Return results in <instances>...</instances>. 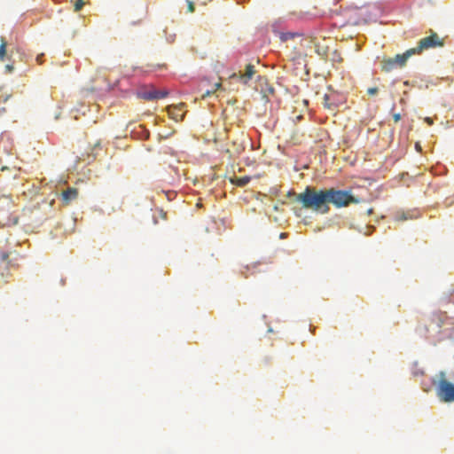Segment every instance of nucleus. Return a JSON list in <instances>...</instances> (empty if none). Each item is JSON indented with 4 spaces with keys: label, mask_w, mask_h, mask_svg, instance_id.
I'll list each match as a JSON object with an SVG mask.
<instances>
[{
    "label": "nucleus",
    "mask_w": 454,
    "mask_h": 454,
    "mask_svg": "<svg viewBox=\"0 0 454 454\" xmlns=\"http://www.w3.org/2000/svg\"><path fill=\"white\" fill-rule=\"evenodd\" d=\"M425 121L428 124V125H432L433 124V120L430 118V117H427L425 119Z\"/></svg>",
    "instance_id": "obj_18"
},
{
    "label": "nucleus",
    "mask_w": 454,
    "mask_h": 454,
    "mask_svg": "<svg viewBox=\"0 0 454 454\" xmlns=\"http://www.w3.org/2000/svg\"><path fill=\"white\" fill-rule=\"evenodd\" d=\"M168 95V91L166 90H160L156 89H151L149 90L143 91L139 94V97L145 100H155L164 98Z\"/></svg>",
    "instance_id": "obj_7"
},
{
    "label": "nucleus",
    "mask_w": 454,
    "mask_h": 454,
    "mask_svg": "<svg viewBox=\"0 0 454 454\" xmlns=\"http://www.w3.org/2000/svg\"><path fill=\"white\" fill-rule=\"evenodd\" d=\"M296 201L300 202L304 208L321 214H326L330 210L326 190H317L308 186L303 192L296 195Z\"/></svg>",
    "instance_id": "obj_1"
},
{
    "label": "nucleus",
    "mask_w": 454,
    "mask_h": 454,
    "mask_svg": "<svg viewBox=\"0 0 454 454\" xmlns=\"http://www.w3.org/2000/svg\"><path fill=\"white\" fill-rule=\"evenodd\" d=\"M84 4V2L82 0H78L75 4H74V11L75 12H78L80 11L82 6Z\"/></svg>",
    "instance_id": "obj_13"
},
{
    "label": "nucleus",
    "mask_w": 454,
    "mask_h": 454,
    "mask_svg": "<svg viewBox=\"0 0 454 454\" xmlns=\"http://www.w3.org/2000/svg\"><path fill=\"white\" fill-rule=\"evenodd\" d=\"M443 44V39L440 38L436 33H432L429 36L422 38L419 42L418 46L412 49L415 50V54H419L425 50L441 47Z\"/></svg>",
    "instance_id": "obj_4"
},
{
    "label": "nucleus",
    "mask_w": 454,
    "mask_h": 454,
    "mask_svg": "<svg viewBox=\"0 0 454 454\" xmlns=\"http://www.w3.org/2000/svg\"><path fill=\"white\" fill-rule=\"evenodd\" d=\"M185 107L184 103H180L176 106H171L168 107V113L170 118L175 120L176 121H183L184 117V109Z\"/></svg>",
    "instance_id": "obj_8"
},
{
    "label": "nucleus",
    "mask_w": 454,
    "mask_h": 454,
    "mask_svg": "<svg viewBox=\"0 0 454 454\" xmlns=\"http://www.w3.org/2000/svg\"><path fill=\"white\" fill-rule=\"evenodd\" d=\"M419 374H422V372H419V371H416V372H414V375H419Z\"/></svg>",
    "instance_id": "obj_23"
},
{
    "label": "nucleus",
    "mask_w": 454,
    "mask_h": 454,
    "mask_svg": "<svg viewBox=\"0 0 454 454\" xmlns=\"http://www.w3.org/2000/svg\"><path fill=\"white\" fill-rule=\"evenodd\" d=\"M255 74V67L252 64H247L244 73L233 74L231 77L239 80L240 82L247 84Z\"/></svg>",
    "instance_id": "obj_6"
},
{
    "label": "nucleus",
    "mask_w": 454,
    "mask_h": 454,
    "mask_svg": "<svg viewBox=\"0 0 454 454\" xmlns=\"http://www.w3.org/2000/svg\"><path fill=\"white\" fill-rule=\"evenodd\" d=\"M2 199L5 200L7 202L9 201V198L7 196H2Z\"/></svg>",
    "instance_id": "obj_22"
},
{
    "label": "nucleus",
    "mask_w": 454,
    "mask_h": 454,
    "mask_svg": "<svg viewBox=\"0 0 454 454\" xmlns=\"http://www.w3.org/2000/svg\"><path fill=\"white\" fill-rule=\"evenodd\" d=\"M188 11L190 12H194V4L191 1H188Z\"/></svg>",
    "instance_id": "obj_16"
},
{
    "label": "nucleus",
    "mask_w": 454,
    "mask_h": 454,
    "mask_svg": "<svg viewBox=\"0 0 454 454\" xmlns=\"http://www.w3.org/2000/svg\"><path fill=\"white\" fill-rule=\"evenodd\" d=\"M406 219H408V217H407V215L404 213H403L400 215L396 216V220H398V221H403V220H406Z\"/></svg>",
    "instance_id": "obj_15"
},
{
    "label": "nucleus",
    "mask_w": 454,
    "mask_h": 454,
    "mask_svg": "<svg viewBox=\"0 0 454 454\" xmlns=\"http://www.w3.org/2000/svg\"><path fill=\"white\" fill-rule=\"evenodd\" d=\"M36 60H37V61H40V60H41V58H40V57H37Z\"/></svg>",
    "instance_id": "obj_27"
},
{
    "label": "nucleus",
    "mask_w": 454,
    "mask_h": 454,
    "mask_svg": "<svg viewBox=\"0 0 454 454\" xmlns=\"http://www.w3.org/2000/svg\"><path fill=\"white\" fill-rule=\"evenodd\" d=\"M231 182L233 184H235L237 186L243 187L250 182V177L249 176L236 177L235 179H232Z\"/></svg>",
    "instance_id": "obj_10"
},
{
    "label": "nucleus",
    "mask_w": 454,
    "mask_h": 454,
    "mask_svg": "<svg viewBox=\"0 0 454 454\" xmlns=\"http://www.w3.org/2000/svg\"><path fill=\"white\" fill-rule=\"evenodd\" d=\"M78 197V190L74 187H68L61 193V200L64 205H69Z\"/></svg>",
    "instance_id": "obj_9"
},
{
    "label": "nucleus",
    "mask_w": 454,
    "mask_h": 454,
    "mask_svg": "<svg viewBox=\"0 0 454 454\" xmlns=\"http://www.w3.org/2000/svg\"><path fill=\"white\" fill-rule=\"evenodd\" d=\"M6 46L7 43L4 37H1V44H0V60H4L6 55Z\"/></svg>",
    "instance_id": "obj_12"
},
{
    "label": "nucleus",
    "mask_w": 454,
    "mask_h": 454,
    "mask_svg": "<svg viewBox=\"0 0 454 454\" xmlns=\"http://www.w3.org/2000/svg\"><path fill=\"white\" fill-rule=\"evenodd\" d=\"M328 205L332 203L336 207H347L350 203H357L358 200L352 196L349 192L336 190L333 188L326 189Z\"/></svg>",
    "instance_id": "obj_2"
},
{
    "label": "nucleus",
    "mask_w": 454,
    "mask_h": 454,
    "mask_svg": "<svg viewBox=\"0 0 454 454\" xmlns=\"http://www.w3.org/2000/svg\"><path fill=\"white\" fill-rule=\"evenodd\" d=\"M393 119H394L395 122H398L401 120V114H393Z\"/></svg>",
    "instance_id": "obj_17"
},
{
    "label": "nucleus",
    "mask_w": 454,
    "mask_h": 454,
    "mask_svg": "<svg viewBox=\"0 0 454 454\" xmlns=\"http://www.w3.org/2000/svg\"><path fill=\"white\" fill-rule=\"evenodd\" d=\"M221 86L220 83H215V88L218 89Z\"/></svg>",
    "instance_id": "obj_26"
},
{
    "label": "nucleus",
    "mask_w": 454,
    "mask_h": 454,
    "mask_svg": "<svg viewBox=\"0 0 454 454\" xmlns=\"http://www.w3.org/2000/svg\"><path fill=\"white\" fill-rule=\"evenodd\" d=\"M378 92V88L376 87H372V88H369L367 90V93L370 95V96H374L376 95Z\"/></svg>",
    "instance_id": "obj_14"
},
{
    "label": "nucleus",
    "mask_w": 454,
    "mask_h": 454,
    "mask_svg": "<svg viewBox=\"0 0 454 454\" xmlns=\"http://www.w3.org/2000/svg\"><path fill=\"white\" fill-rule=\"evenodd\" d=\"M419 374H422V372H419V371H416V372H414V375H419Z\"/></svg>",
    "instance_id": "obj_24"
},
{
    "label": "nucleus",
    "mask_w": 454,
    "mask_h": 454,
    "mask_svg": "<svg viewBox=\"0 0 454 454\" xmlns=\"http://www.w3.org/2000/svg\"><path fill=\"white\" fill-rule=\"evenodd\" d=\"M212 92L210 90H207L205 93L202 94V98L208 97Z\"/></svg>",
    "instance_id": "obj_19"
},
{
    "label": "nucleus",
    "mask_w": 454,
    "mask_h": 454,
    "mask_svg": "<svg viewBox=\"0 0 454 454\" xmlns=\"http://www.w3.org/2000/svg\"><path fill=\"white\" fill-rule=\"evenodd\" d=\"M439 398L445 403L454 402V385L446 380H442L437 387Z\"/></svg>",
    "instance_id": "obj_5"
},
{
    "label": "nucleus",
    "mask_w": 454,
    "mask_h": 454,
    "mask_svg": "<svg viewBox=\"0 0 454 454\" xmlns=\"http://www.w3.org/2000/svg\"><path fill=\"white\" fill-rule=\"evenodd\" d=\"M415 147L418 151H421V146L419 143H416Z\"/></svg>",
    "instance_id": "obj_21"
},
{
    "label": "nucleus",
    "mask_w": 454,
    "mask_h": 454,
    "mask_svg": "<svg viewBox=\"0 0 454 454\" xmlns=\"http://www.w3.org/2000/svg\"><path fill=\"white\" fill-rule=\"evenodd\" d=\"M285 237H286V233H281V234H280V238H281V239H284Z\"/></svg>",
    "instance_id": "obj_25"
},
{
    "label": "nucleus",
    "mask_w": 454,
    "mask_h": 454,
    "mask_svg": "<svg viewBox=\"0 0 454 454\" xmlns=\"http://www.w3.org/2000/svg\"><path fill=\"white\" fill-rule=\"evenodd\" d=\"M5 68H6L9 72H11V71L13 69L12 66H10V65H7V66L5 67Z\"/></svg>",
    "instance_id": "obj_20"
},
{
    "label": "nucleus",
    "mask_w": 454,
    "mask_h": 454,
    "mask_svg": "<svg viewBox=\"0 0 454 454\" xmlns=\"http://www.w3.org/2000/svg\"><path fill=\"white\" fill-rule=\"evenodd\" d=\"M8 258H9L8 253L0 252V267L7 270L8 265H9Z\"/></svg>",
    "instance_id": "obj_11"
},
{
    "label": "nucleus",
    "mask_w": 454,
    "mask_h": 454,
    "mask_svg": "<svg viewBox=\"0 0 454 454\" xmlns=\"http://www.w3.org/2000/svg\"><path fill=\"white\" fill-rule=\"evenodd\" d=\"M414 54L415 50L411 48L403 54H397L394 58L385 59L382 60L381 69L384 72H390L395 67H403L408 59Z\"/></svg>",
    "instance_id": "obj_3"
}]
</instances>
